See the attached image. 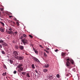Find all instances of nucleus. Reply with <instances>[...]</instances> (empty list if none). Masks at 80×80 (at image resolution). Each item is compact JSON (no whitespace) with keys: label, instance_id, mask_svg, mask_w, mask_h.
Segmentation results:
<instances>
[{"label":"nucleus","instance_id":"nucleus-42","mask_svg":"<svg viewBox=\"0 0 80 80\" xmlns=\"http://www.w3.org/2000/svg\"><path fill=\"white\" fill-rule=\"evenodd\" d=\"M1 11H2L3 10V8H2L1 9Z\"/></svg>","mask_w":80,"mask_h":80},{"label":"nucleus","instance_id":"nucleus-37","mask_svg":"<svg viewBox=\"0 0 80 80\" xmlns=\"http://www.w3.org/2000/svg\"><path fill=\"white\" fill-rule=\"evenodd\" d=\"M4 68H7V67H6V66L4 65Z\"/></svg>","mask_w":80,"mask_h":80},{"label":"nucleus","instance_id":"nucleus-26","mask_svg":"<svg viewBox=\"0 0 80 80\" xmlns=\"http://www.w3.org/2000/svg\"><path fill=\"white\" fill-rule=\"evenodd\" d=\"M56 77L57 78H59L60 77V75L58 74L56 75Z\"/></svg>","mask_w":80,"mask_h":80},{"label":"nucleus","instance_id":"nucleus-15","mask_svg":"<svg viewBox=\"0 0 80 80\" xmlns=\"http://www.w3.org/2000/svg\"><path fill=\"white\" fill-rule=\"evenodd\" d=\"M43 72H45V73H46V72H47V71H48V70L47 69H43Z\"/></svg>","mask_w":80,"mask_h":80},{"label":"nucleus","instance_id":"nucleus-47","mask_svg":"<svg viewBox=\"0 0 80 80\" xmlns=\"http://www.w3.org/2000/svg\"><path fill=\"white\" fill-rule=\"evenodd\" d=\"M10 21V22H12V20H11V21Z\"/></svg>","mask_w":80,"mask_h":80},{"label":"nucleus","instance_id":"nucleus-25","mask_svg":"<svg viewBox=\"0 0 80 80\" xmlns=\"http://www.w3.org/2000/svg\"><path fill=\"white\" fill-rule=\"evenodd\" d=\"M44 54L45 57H47V54H46V53H44Z\"/></svg>","mask_w":80,"mask_h":80},{"label":"nucleus","instance_id":"nucleus-50","mask_svg":"<svg viewBox=\"0 0 80 80\" xmlns=\"http://www.w3.org/2000/svg\"><path fill=\"white\" fill-rule=\"evenodd\" d=\"M44 51H45V52H46V51H47V50H45V49H44Z\"/></svg>","mask_w":80,"mask_h":80},{"label":"nucleus","instance_id":"nucleus-33","mask_svg":"<svg viewBox=\"0 0 80 80\" xmlns=\"http://www.w3.org/2000/svg\"><path fill=\"white\" fill-rule=\"evenodd\" d=\"M58 49H56L55 50V52H58Z\"/></svg>","mask_w":80,"mask_h":80},{"label":"nucleus","instance_id":"nucleus-39","mask_svg":"<svg viewBox=\"0 0 80 80\" xmlns=\"http://www.w3.org/2000/svg\"><path fill=\"white\" fill-rule=\"evenodd\" d=\"M35 72L36 73H38V71H37V70H36Z\"/></svg>","mask_w":80,"mask_h":80},{"label":"nucleus","instance_id":"nucleus-41","mask_svg":"<svg viewBox=\"0 0 80 80\" xmlns=\"http://www.w3.org/2000/svg\"><path fill=\"white\" fill-rule=\"evenodd\" d=\"M12 17H13V16H12H12H9V18H12Z\"/></svg>","mask_w":80,"mask_h":80},{"label":"nucleus","instance_id":"nucleus-18","mask_svg":"<svg viewBox=\"0 0 80 80\" xmlns=\"http://www.w3.org/2000/svg\"><path fill=\"white\" fill-rule=\"evenodd\" d=\"M0 30H1V31L2 32H4V30L3 29H1V28H0Z\"/></svg>","mask_w":80,"mask_h":80},{"label":"nucleus","instance_id":"nucleus-24","mask_svg":"<svg viewBox=\"0 0 80 80\" xmlns=\"http://www.w3.org/2000/svg\"><path fill=\"white\" fill-rule=\"evenodd\" d=\"M1 52L2 53V54H5V52L4 51H2Z\"/></svg>","mask_w":80,"mask_h":80},{"label":"nucleus","instance_id":"nucleus-36","mask_svg":"<svg viewBox=\"0 0 80 80\" xmlns=\"http://www.w3.org/2000/svg\"><path fill=\"white\" fill-rule=\"evenodd\" d=\"M46 50H50V49H49V48H46Z\"/></svg>","mask_w":80,"mask_h":80},{"label":"nucleus","instance_id":"nucleus-10","mask_svg":"<svg viewBox=\"0 0 80 80\" xmlns=\"http://www.w3.org/2000/svg\"><path fill=\"white\" fill-rule=\"evenodd\" d=\"M49 66V65L48 64H46L44 66L45 68H48Z\"/></svg>","mask_w":80,"mask_h":80},{"label":"nucleus","instance_id":"nucleus-4","mask_svg":"<svg viewBox=\"0 0 80 80\" xmlns=\"http://www.w3.org/2000/svg\"><path fill=\"white\" fill-rule=\"evenodd\" d=\"M13 54L15 58H17V57H18V52H17L16 51H14V52Z\"/></svg>","mask_w":80,"mask_h":80},{"label":"nucleus","instance_id":"nucleus-21","mask_svg":"<svg viewBox=\"0 0 80 80\" xmlns=\"http://www.w3.org/2000/svg\"><path fill=\"white\" fill-rule=\"evenodd\" d=\"M9 62H10V63H11V64H12V63H13V61L11 60H9Z\"/></svg>","mask_w":80,"mask_h":80},{"label":"nucleus","instance_id":"nucleus-22","mask_svg":"<svg viewBox=\"0 0 80 80\" xmlns=\"http://www.w3.org/2000/svg\"><path fill=\"white\" fill-rule=\"evenodd\" d=\"M16 24L18 25V26H19L20 24H19V22H16Z\"/></svg>","mask_w":80,"mask_h":80},{"label":"nucleus","instance_id":"nucleus-20","mask_svg":"<svg viewBox=\"0 0 80 80\" xmlns=\"http://www.w3.org/2000/svg\"><path fill=\"white\" fill-rule=\"evenodd\" d=\"M49 78L51 79H52L53 78V77L52 76H51L49 77Z\"/></svg>","mask_w":80,"mask_h":80},{"label":"nucleus","instance_id":"nucleus-13","mask_svg":"<svg viewBox=\"0 0 80 80\" xmlns=\"http://www.w3.org/2000/svg\"><path fill=\"white\" fill-rule=\"evenodd\" d=\"M23 37H24L25 38H27V35L25 34H23Z\"/></svg>","mask_w":80,"mask_h":80},{"label":"nucleus","instance_id":"nucleus-48","mask_svg":"<svg viewBox=\"0 0 80 80\" xmlns=\"http://www.w3.org/2000/svg\"><path fill=\"white\" fill-rule=\"evenodd\" d=\"M9 57V55H7V57Z\"/></svg>","mask_w":80,"mask_h":80},{"label":"nucleus","instance_id":"nucleus-6","mask_svg":"<svg viewBox=\"0 0 80 80\" xmlns=\"http://www.w3.org/2000/svg\"><path fill=\"white\" fill-rule=\"evenodd\" d=\"M67 61H70V62H71L72 64H74V61L72 59H71L70 60V59L68 58L66 60Z\"/></svg>","mask_w":80,"mask_h":80},{"label":"nucleus","instance_id":"nucleus-14","mask_svg":"<svg viewBox=\"0 0 80 80\" xmlns=\"http://www.w3.org/2000/svg\"><path fill=\"white\" fill-rule=\"evenodd\" d=\"M3 76H6L7 75V72H5L2 74Z\"/></svg>","mask_w":80,"mask_h":80},{"label":"nucleus","instance_id":"nucleus-45","mask_svg":"<svg viewBox=\"0 0 80 80\" xmlns=\"http://www.w3.org/2000/svg\"><path fill=\"white\" fill-rule=\"evenodd\" d=\"M23 38V36H21L20 38V39H22Z\"/></svg>","mask_w":80,"mask_h":80},{"label":"nucleus","instance_id":"nucleus-44","mask_svg":"<svg viewBox=\"0 0 80 80\" xmlns=\"http://www.w3.org/2000/svg\"><path fill=\"white\" fill-rule=\"evenodd\" d=\"M46 53H49V52L47 51H46Z\"/></svg>","mask_w":80,"mask_h":80},{"label":"nucleus","instance_id":"nucleus-30","mask_svg":"<svg viewBox=\"0 0 80 80\" xmlns=\"http://www.w3.org/2000/svg\"><path fill=\"white\" fill-rule=\"evenodd\" d=\"M34 52L36 54H38V51H37V50H36Z\"/></svg>","mask_w":80,"mask_h":80},{"label":"nucleus","instance_id":"nucleus-32","mask_svg":"<svg viewBox=\"0 0 80 80\" xmlns=\"http://www.w3.org/2000/svg\"><path fill=\"white\" fill-rule=\"evenodd\" d=\"M6 52H7V53H9V51H8V50H6Z\"/></svg>","mask_w":80,"mask_h":80},{"label":"nucleus","instance_id":"nucleus-8","mask_svg":"<svg viewBox=\"0 0 80 80\" xmlns=\"http://www.w3.org/2000/svg\"><path fill=\"white\" fill-rule=\"evenodd\" d=\"M22 42H25L26 43H28V41L25 38L24 39H22Z\"/></svg>","mask_w":80,"mask_h":80},{"label":"nucleus","instance_id":"nucleus-35","mask_svg":"<svg viewBox=\"0 0 80 80\" xmlns=\"http://www.w3.org/2000/svg\"><path fill=\"white\" fill-rule=\"evenodd\" d=\"M17 33H18L17 32H14V34L16 35H17Z\"/></svg>","mask_w":80,"mask_h":80},{"label":"nucleus","instance_id":"nucleus-29","mask_svg":"<svg viewBox=\"0 0 80 80\" xmlns=\"http://www.w3.org/2000/svg\"><path fill=\"white\" fill-rule=\"evenodd\" d=\"M29 36L30 38H33V36H32L31 35H29Z\"/></svg>","mask_w":80,"mask_h":80},{"label":"nucleus","instance_id":"nucleus-27","mask_svg":"<svg viewBox=\"0 0 80 80\" xmlns=\"http://www.w3.org/2000/svg\"><path fill=\"white\" fill-rule=\"evenodd\" d=\"M32 68H35V66L34 65V64H32Z\"/></svg>","mask_w":80,"mask_h":80},{"label":"nucleus","instance_id":"nucleus-11","mask_svg":"<svg viewBox=\"0 0 80 80\" xmlns=\"http://www.w3.org/2000/svg\"><path fill=\"white\" fill-rule=\"evenodd\" d=\"M2 44V45H3V46H7V44L5 42H3Z\"/></svg>","mask_w":80,"mask_h":80},{"label":"nucleus","instance_id":"nucleus-17","mask_svg":"<svg viewBox=\"0 0 80 80\" xmlns=\"http://www.w3.org/2000/svg\"><path fill=\"white\" fill-rule=\"evenodd\" d=\"M0 23L2 25V26H4L5 24H4V23H3V22H0Z\"/></svg>","mask_w":80,"mask_h":80},{"label":"nucleus","instance_id":"nucleus-19","mask_svg":"<svg viewBox=\"0 0 80 80\" xmlns=\"http://www.w3.org/2000/svg\"><path fill=\"white\" fill-rule=\"evenodd\" d=\"M15 48L16 49H18V46H17V45H16L15 46Z\"/></svg>","mask_w":80,"mask_h":80},{"label":"nucleus","instance_id":"nucleus-3","mask_svg":"<svg viewBox=\"0 0 80 80\" xmlns=\"http://www.w3.org/2000/svg\"><path fill=\"white\" fill-rule=\"evenodd\" d=\"M23 58H24V57L23 56H18V57H16V59H18V60H23Z\"/></svg>","mask_w":80,"mask_h":80},{"label":"nucleus","instance_id":"nucleus-12","mask_svg":"<svg viewBox=\"0 0 80 80\" xmlns=\"http://www.w3.org/2000/svg\"><path fill=\"white\" fill-rule=\"evenodd\" d=\"M26 76L27 77H29V78L30 77V75L29 74V73H27Z\"/></svg>","mask_w":80,"mask_h":80},{"label":"nucleus","instance_id":"nucleus-1","mask_svg":"<svg viewBox=\"0 0 80 80\" xmlns=\"http://www.w3.org/2000/svg\"><path fill=\"white\" fill-rule=\"evenodd\" d=\"M22 66H23V64L20 63L17 66V68H18V72H19V73H20L22 71H23V68L22 67Z\"/></svg>","mask_w":80,"mask_h":80},{"label":"nucleus","instance_id":"nucleus-28","mask_svg":"<svg viewBox=\"0 0 80 80\" xmlns=\"http://www.w3.org/2000/svg\"><path fill=\"white\" fill-rule=\"evenodd\" d=\"M17 72L16 71H14L13 73H14V74H16V73H17Z\"/></svg>","mask_w":80,"mask_h":80},{"label":"nucleus","instance_id":"nucleus-7","mask_svg":"<svg viewBox=\"0 0 80 80\" xmlns=\"http://www.w3.org/2000/svg\"><path fill=\"white\" fill-rule=\"evenodd\" d=\"M33 59H34V60H35L36 62H40L38 59H37V58H35V57H33Z\"/></svg>","mask_w":80,"mask_h":80},{"label":"nucleus","instance_id":"nucleus-23","mask_svg":"<svg viewBox=\"0 0 80 80\" xmlns=\"http://www.w3.org/2000/svg\"><path fill=\"white\" fill-rule=\"evenodd\" d=\"M22 42L23 43V44L25 45H26V44H27V43H28V42Z\"/></svg>","mask_w":80,"mask_h":80},{"label":"nucleus","instance_id":"nucleus-9","mask_svg":"<svg viewBox=\"0 0 80 80\" xmlns=\"http://www.w3.org/2000/svg\"><path fill=\"white\" fill-rule=\"evenodd\" d=\"M19 48L20 50H23L24 49V47H23V46H19Z\"/></svg>","mask_w":80,"mask_h":80},{"label":"nucleus","instance_id":"nucleus-2","mask_svg":"<svg viewBox=\"0 0 80 80\" xmlns=\"http://www.w3.org/2000/svg\"><path fill=\"white\" fill-rule=\"evenodd\" d=\"M66 67L69 68H71V67H70V63L68 61H67L66 64Z\"/></svg>","mask_w":80,"mask_h":80},{"label":"nucleus","instance_id":"nucleus-49","mask_svg":"<svg viewBox=\"0 0 80 80\" xmlns=\"http://www.w3.org/2000/svg\"><path fill=\"white\" fill-rule=\"evenodd\" d=\"M13 24H15V22H13Z\"/></svg>","mask_w":80,"mask_h":80},{"label":"nucleus","instance_id":"nucleus-34","mask_svg":"<svg viewBox=\"0 0 80 80\" xmlns=\"http://www.w3.org/2000/svg\"><path fill=\"white\" fill-rule=\"evenodd\" d=\"M22 75H25V72H22Z\"/></svg>","mask_w":80,"mask_h":80},{"label":"nucleus","instance_id":"nucleus-31","mask_svg":"<svg viewBox=\"0 0 80 80\" xmlns=\"http://www.w3.org/2000/svg\"><path fill=\"white\" fill-rule=\"evenodd\" d=\"M3 40H0V43H3Z\"/></svg>","mask_w":80,"mask_h":80},{"label":"nucleus","instance_id":"nucleus-5","mask_svg":"<svg viewBox=\"0 0 80 80\" xmlns=\"http://www.w3.org/2000/svg\"><path fill=\"white\" fill-rule=\"evenodd\" d=\"M8 30L10 31H7L6 30L7 32H8L9 34H12V33H13V31H12V29H11V28H9Z\"/></svg>","mask_w":80,"mask_h":80},{"label":"nucleus","instance_id":"nucleus-38","mask_svg":"<svg viewBox=\"0 0 80 80\" xmlns=\"http://www.w3.org/2000/svg\"><path fill=\"white\" fill-rule=\"evenodd\" d=\"M33 49V50H34V51H35L36 50H35V49L34 48H33V49Z\"/></svg>","mask_w":80,"mask_h":80},{"label":"nucleus","instance_id":"nucleus-46","mask_svg":"<svg viewBox=\"0 0 80 80\" xmlns=\"http://www.w3.org/2000/svg\"><path fill=\"white\" fill-rule=\"evenodd\" d=\"M12 43H15V40H13L12 41Z\"/></svg>","mask_w":80,"mask_h":80},{"label":"nucleus","instance_id":"nucleus-16","mask_svg":"<svg viewBox=\"0 0 80 80\" xmlns=\"http://www.w3.org/2000/svg\"><path fill=\"white\" fill-rule=\"evenodd\" d=\"M65 55H66V53H62V56H65Z\"/></svg>","mask_w":80,"mask_h":80},{"label":"nucleus","instance_id":"nucleus-40","mask_svg":"<svg viewBox=\"0 0 80 80\" xmlns=\"http://www.w3.org/2000/svg\"><path fill=\"white\" fill-rule=\"evenodd\" d=\"M39 47H41V48H43V46H42V45H40Z\"/></svg>","mask_w":80,"mask_h":80},{"label":"nucleus","instance_id":"nucleus-43","mask_svg":"<svg viewBox=\"0 0 80 80\" xmlns=\"http://www.w3.org/2000/svg\"><path fill=\"white\" fill-rule=\"evenodd\" d=\"M0 48H2V46L1 44H0Z\"/></svg>","mask_w":80,"mask_h":80}]
</instances>
